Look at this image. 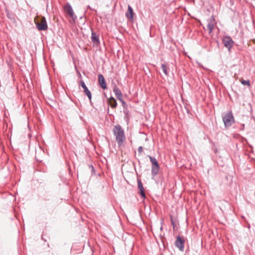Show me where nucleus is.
<instances>
[{"label": "nucleus", "instance_id": "obj_19", "mask_svg": "<svg viewBox=\"0 0 255 255\" xmlns=\"http://www.w3.org/2000/svg\"><path fill=\"white\" fill-rule=\"evenodd\" d=\"M140 191V194L141 196V197L144 199L145 198V195L144 192V190H139Z\"/></svg>", "mask_w": 255, "mask_h": 255}, {"label": "nucleus", "instance_id": "obj_14", "mask_svg": "<svg viewBox=\"0 0 255 255\" xmlns=\"http://www.w3.org/2000/svg\"><path fill=\"white\" fill-rule=\"evenodd\" d=\"M113 91L115 93L116 96H121L122 94L121 90L116 86L114 88Z\"/></svg>", "mask_w": 255, "mask_h": 255}, {"label": "nucleus", "instance_id": "obj_18", "mask_svg": "<svg viewBox=\"0 0 255 255\" xmlns=\"http://www.w3.org/2000/svg\"><path fill=\"white\" fill-rule=\"evenodd\" d=\"M117 99L120 100L123 105H124L125 104V102L124 101V100H123V96H122V94L121 95V96H117Z\"/></svg>", "mask_w": 255, "mask_h": 255}, {"label": "nucleus", "instance_id": "obj_16", "mask_svg": "<svg viewBox=\"0 0 255 255\" xmlns=\"http://www.w3.org/2000/svg\"><path fill=\"white\" fill-rule=\"evenodd\" d=\"M66 10L69 15H70L71 16H72V15L74 13V12L73 11L72 7H71V6H70V5L67 6L66 7Z\"/></svg>", "mask_w": 255, "mask_h": 255}, {"label": "nucleus", "instance_id": "obj_12", "mask_svg": "<svg viewBox=\"0 0 255 255\" xmlns=\"http://www.w3.org/2000/svg\"><path fill=\"white\" fill-rule=\"evenodd\" d=\"M109 102L111 107L112 108H115L117 107V102L114 98L111 97V98H110Z\"/></svg>", "mask_w": 255, "mask_h": 255}, {"label": "nucleus", "instance_id": "obj_11", "mask_svg": "<svg viewBox=\"0 0 255 255\" xmlns=\"http://www.w3.org/2000/svg\"><path fill=\"white\" fill-rule=\"evenodd\" d=\"M133 10L132 7L128 5L127 12L126 13L127 17L128 19H132L133 18Z\"/></svg>", "mask_w": 255, "mask_h": 255}, {"label": "nucleus", "instance_id": "obj_13", "mask_svg": "<svg viewBox=\"0 0 255 255\" xmlns=\"http://www.w3.org/2000/svg\"><path fill=\"white\" fill-rule=\"evenodd\" d=\"M161 68L164 74L166 76H167L169 71V68L167 66V65L166 64H162L161 65Z\"/></svg>", "mask_w": 255, "mask_h": 255}, {"label": "nucleus", "instance_id": "obj_10", "mask_svg": "<svg viewBox=\"0 0 255 255\" xmlns=\"http://www.w3.org/2000/svg\"><path fill=\"white\" fill-rule=\"evenodd\" d=\"M91 39L93 43L96 45L99 43V39L98 35L95 32H92L91 35Z\"/></svg>", "mask_w": 255, "mask_h": 255}, {"label": "nucleus", "instance_id": "obj_2", "mask_svg": "<svg viewBox=\"0 0 255 255\" xmlns=\"http://www.w3.org/2000/svg\"><path fill=\"white\" fill-rule=\"evenodd\" d=\"M149 158L152 163L151 167V174L152 178L154 179V177L158 174L159 171V165L157 160L153 157L149 156Z\"/></svg>", "mask_w": 255, "mask_h": 255}, {"label": "nucleus", "instance_id": "obj_9", "mask_svg": "<svg viewBox=\"0 0 255 255\" xmlns=\"http://www.w3.org/2000/svg\"><path fill=\"white\" fill-rule=\"evenodd\" d=\"M214 24H215V22H214V19H213L212 20L210 19V20L208 21V24H207V28H208L209 34H210L212 32L213 29L214 27Z\"/></svg>", "mask_w": 255, "mask_h": 255}, {"label": "nucleus", "instance_id": "obj_1", "mask_svg": "<svg viewBox=\"0 0 255 255\" xmlns=\"http://www.w3.org/2000/svg\"><path fill=\"white\" fill-rule=\"evenodd\" d=\"M113 131L118 145H121L126 138L124 130L121 126L117 125L114 127Z\"/></svg>", "mask_w": 255, "mask_h": 255}, {"label": "nucleus", "instance_id": "obj_20", "mask_svg": "<svg viewBox=\"0 0 255 255\" xmlns=\"http://www.w3.org/2000/svg\"><path fill=\"white\" fill-rule=\"evenodd\" d=\"M142 150H143V148H142V146H139L138 148V151L139 153H141L142 152Z\"/></svg>", "mask_w": 255, "mask_h": 255}, {"label": "nucleus", "instance_id": "obj_4", "mask_svg": "<svg viewBox=\"0 0 255 255\" xmlns=\"http://www.w3.org/2000/svg\"><path fill=\"white\" fill-rule=\"evenodd\" d=\"M234 43V41L229 36H226L224 37L223 38V43L224 44V46L226 47L228 49L229 51H230L231 49H232Z\"/></svg>", "mask_w": 255, "mask_h": 255}, {"label": "nucleus", "instance_id": "obj_5", "mask_svg": "<svg viewBox=\"0 0 255 255\" xmlns=\"http://www.w3.org/2000/svg\"><path fill=\"white\" fill-rule=\"evenodd\" d=\"M36 24L39 30H46L48 27L46 19L44 17H42L41 18L40 22H36Z\"/></svg>", "mask_w": 255, "mask_h": 255}, {"label": "nucleus", "instance_id": "obj_3", "mask_svg": "<svg viewBox=\"0 0 255 255\" xmlns=\"http://www.w3.org/2000/svg\"><path fill=\"white\" fill-rule=\"evenodd\" d=\"M223 120L226 127H230L234 122V118L231 112L227 113L223 117Z\"/></svg>", "mask_w": 255, "mask_h": 255}, {"label": "nucleus", "instance_id": "obj_15", "mask_svg": "<svg viewBox=\"0 0 255 255\" xmlns=\"http://www.w3.org/2000/svg\"><path fill=\"white\" fill-rule=\"evenodd\" d=\"M240 81L242 85H247L248 87L251 86L250 81L249 80H245L243 79H241Z\"/></svg>", "mask_w": 255, "mask_h": 255}, {"label": "nucleus", "instance_id": "obj_8", "mask_svg": "<svg viewBox=\"0 0 255 255\" xmlns=\"http://www.w3.org/2000/svg\"><path fill=\"white\" fill-rule=\"evenodd\" d=\"M98 81L99 84L103 89H107V84L104 76L100 74L98 76Z\"/></svg>", "mask_w": 255, "mask_h": 255}, {"label": "nucleus", "instance_id": "obj_7", "mask_svg": "<svg viewBox=\"0 0 255 255\" xmlns=\"http://www.w3.org/2000/svg\"><path fill=\"white\" fill-rule=\"evenodd\" d=\"M80 85L84 89V92L87 96L89 100L91 101L92 99V94L91 92L88 90V88L86 87L85 83L83 81H80Z\"/></svg>", "mask_w": 255, "mask_h": 255}, {"label": "nucleus", "instance_id": "obj_17", "mask_svg": "<svg viewBox=\"0 0 255 255\" xmlns=\"http://www.w3.org/2000/svg\"><path fill=\"white\" fill-rule=\"evenodd\" d=\"M138 188L139 190H144V188L143 187L142 184L140 181H138Z\"/></svg>", "mask_w": 255, "mask_h": 255}, {"label": "nucleus", "instance_id": "obj_6", "mask_svg": "<svg viewBox=\"0 0 255 255\" xmlns=\"http://www.w3.org/2000/svg\"><path fill=\"white\" fill-rule=\"evenodd\" d=\"M184 240L182 239L180 236H177L175 242V246L181 251H183L184 249Z\"/></svg>", "mask_w": 255, "mask_h": 255}]
</instances>
